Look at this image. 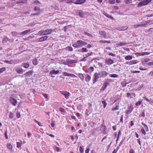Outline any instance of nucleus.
<instances>
[{"label":"nucleus","instance_id":"f257e3e1","mask_svg":"<svg viewBox=\"0 0 153 153\" xmlns=\"http://www.w3.org/2000/svg\"><path fill=\"white\" fill-rule=\"evenodd\" d=\"M87 43L82 40H79L73 44L72 46L75 48H81L83 45H85Z\"/></svg>","mask_w":153,"mask_h":153},{"label":"nucleus","instance_id":"f03ea898","mask_svg":"<svg viewBox=\"0 0 153 153\" xmlns=\"http://www.w3.org/2000/svg\"><path fill=\"white\" fill-rule=\"evenodd\" d=\"M52 30L51 29H47L45 30H43L39 31V34L40 36L46 35L51 34L52 32Z\"/></svg>","mask_w":153,"mask_h":153},{"label":"nucleus","instance_id":"7ed1b4c3","mask_svg":"<svg viewBox=\"0 0 153 153\" xmlns=\"http://www.w3.org/2000/svg\"><path fill=\"white\" fill-rule=\"evenodd\" d=\"M152 0H143L140 1L138 4V7H141L142 6L146 5L151 1Z\"/></svg>","mask_w":153,"mask_h":153},{"label":"nucleus","instance_id":"20e7f679","mask_svg":"<svg viewBox=\"0 0 153 153\" xmlns=\"http://www.w3.org/2000/svg\"><path fill=\"white\" fill-rule=\"evenodd\" d=\"M100 74L98 73H96L94 75V79L93 80V83L94 84L97 81L98 79L100 78Z\"/></svg>","mask_w":153,"mask_h":153},{"label":"nucleus","instance_id":"39448f33","mask_svg":"<svg viewBox=\"0 0 153 153\" xmlns=\"http://www.w3.org/2000/svg\"><path fill=\"white\" fill-rule=\"evenodd\" d=\"M60 92L61 94L65 96L66 99H68L70 95V93L67 91H60Z\"/></svg>","mask_w":153,"mask_h":153},{"label":"nucleus","instance_id":"423d86ee","mask_svg":"<svg viewBox=\"0 0 153 153\" xmlns=\"http://www.w3.org/2000/svg\"><path fill=\"white\" fill-rule=\"evenodd\" d=\"M9 101L14 106H16L17 103L16 100L12 97L10 98Z\"/></svg>","mask_w":153,"mask_h":153},{"label":"nucleus","instance_id":"0eeeda50","mask_svg":"<svg viewBox=\"0 0 153 153\" xmlns=\"http://www.w3.org/2000/svg\"><path fill=\"white\" fill-rule=\"evenodd\" d=\"M98 74H100V77H105L108 74V73L106 72L105 71H102Z\"/></svg>","mask_w":153,"mask_h":153},{"label":"nucleus","instance_id":"6e6552de","mask_svg":"<svg viewBox=\"0 0 153 153\" xmlns=\"http://www.w3.org/2000/svg\"><path fill=\"white\" fill-rule=\"evenodd\" d=\"M105 63L107 65H110L114 63V61L110 59H106L105 60Z\"/></svg>","mask_w":153,"mask_h":153},{"label":"nucleus","instance_id":"1a4fd4ad","mask_svg":"<svg viewBox=\"0 0 153 153\" xmlns=\"http://www.w3.org/2000/svg\"><path fill=\"white\" fill-rule=\"evenodd\" d=\"M99 34L100 35L102 36L105 39H107L108 38L107 37L106 32L104 31H100Z\"/></svg>","mask_w":153,"mask_h":153},{"label":"nucleus","instance_id":"9d476101","mask_svg":"<svg viewBox=\"0 0 153 153\" xmlns=\"http://www.w3.org/2000/svg\"><path fill=\"white\" fill-rule=\"evenodd\" d=\"M150 22V21H147L141 22L142 27H146L147 26L148 23H149Z\"/></svg>","mask_w":153,"mask_h":153},{"label":"nucleus","instance_id":"9b49d317","mask_svg":"<svg viewBox=\"0 0 153 153\" xmlns=\"http://www.w3.org/2000/svg\"><path fill=\"white\" fill-rule=\"evenodd\" d=\"M94 68L91 67L90 68L87 69L85 71L86 73H91L94 71Z\"/></svg>","mask_w":153,"mask_h":153},{"label":"nucleus","instance_id":"f8f14e48","mask_svg":"<svg viewBox=\"0 0 153 153\" xmlns=\"http://www.w3.org/2000/svg\"><path fill=\"white\" fill-rule=\"evenodd\" d=\"M33 73V71L32 70H30L29 71L27 72L26 73L25 75V76L26 77H30L31 76L32 74Z\"/></svg>","mask_w":153,"mask_h":153},{"label":"nucleus","instance_id":"ddd939ff","mask_svg":"<svg viewBox=\"0 0 153 153\" xmlns=\"http://www.w3.org/2000/svg\"><path fill=\"white\" fill-rule=\"evenodd\" d=\"M31 31L30 29H28L20 33V35L22 36H24L27 34V33L30 32Z\"/></svg>","mask_w":153,"mask_h":153},{"label":"nucleus","instance_id":"4468645a","mask_svg":"<svg viewBox=\"0 0 153 153\" xmlns=\"http://www.w3.org/2000/svg\"><path fill=\"white\" fill-rule=\"evenodd\" d=\"M59 73V70L56 71L55 70H53L50 71V74H51L56 75L58 74Z\"/></svg>","mask_w":153,"mask_h":153},{"label":"nucleus","instance_id":"2eb2a0df","mask_svg":"<svg viewBox=\"0 0 153 153\" xmlns=\"http://www.w3.org/2000/svg\"><path fill=\"white\" fill-rule=\"evenodd\" d=\"M48 38V36H44L42 37L39 39V42H42L44 41L47 40Z\"/></svg>","mask_w":153,"mask_h":153},{"label":"nucleus","instance_id":"dca6fc26","mask_svg":"<svg viewBox=\"0 0 153 153\" xmlns=\"http://www.w3.org/2000/svg\"><path fill=\"white\" fill-rule=\"evenodd\" d=\"M127 28L128 27L127 26H125L121 27H118L117 28V29L119 30L123 31L126 30Z\"/></svg>","mask_w":153,"mask_h":153},{"label":"nucleus","instance_id":"f3484780","mask_svg":"<svg viewBox=\"0 0 153 153\" xmlns=\"http://www.w3.org/2000/svg\"><path fill=\"white\" fill-rule=\"evenodd\" d=\"M16 70L18 74H22V73L23 69L19 67L17 68Z\"/></svg>","mask_w":153,"mask_h":153},{"label":"nucleus","instance_id":"a211bd4d","mask_svg":"<svg viewBox=\"0 0 153 153\" xmlns=\"http://www.w3.org/2000/svg\"><path fill=\"white\" fill-rule=\"evenodd\" d=\"M150 60V59L148 58H145L143 60H142L141 61L142 63L143 64H146V63L148 62Z\"/></svg>","mask_w":153,"mask_h":153},{"label":"nucleus","instance_id":"6ab92c4d","mask_svg":"<svg viewBox=\"0 0 153 153\" xmlns=\"http://www.w3.org/2000/svg\"><path fill=\"white\" fill-rule=\"evenodd\" d=\"M139 61L136 60H131L129 63V65H132L137 63Z\"/></svg>","mask_w":153,"mask_h":153},{"label":"nucleus","instance_id":"aec40b11","mask_svg":"<svg viewBox=\"0 0 153 153\" xmlns=\"http://www.w3.org/2000/svg\"><path fill=\"white\" fill-rule=\"evenodd\" d=\"M86 0H76V4H81L83 3Z\"/></svg>","mask_w":153,"mask_h":153},{"label":"nucleus","instance_id":"412c9836","mask_svg":"<svg viewBox=\"0 0 153 153\" xmlns=\"http://www.w3.org/2000/svg\"><path fill=\"white\" fill-rule=\"evenodd\" d=\"M91 79V76L88 74L86 75V76L85 78V80L87 82H89Z\"/></svg>","mask_w":153,"mask_h":153},{"label":"nucleus","instance_id":"4be33fe9","mask_svg":"<svg viewBox=\"0 0 153 153\" xmlns=\"http://www.w3.org/2000/svg\"><path fill=\"white\" fill-rule=\"evenodd\" d=\"M69 65L73 63H76L77 62V61L75 60H71L70 61L68 59Z\"/></svg>","mask_w":153,"mask_h":153},{"label":"nucleus","instance_id":"5701e85b","mask_svg":"<svg viewBox=\"0 0 153 153\" xmlns=\"http://www.w3.org/2000/svg\"><path fill=\"white\" fill-rule=\"evenodd\" d=\"M9 40L10 39L8 38L7 37H4L3 40L2 42L3 43H5Z\"/></svg>","mask_w":153,"mask_h":153},{"label":"nucleus","instance_id":"b1692460","mask_svg":"<svg viewBox=\"0 0 153 153\" xmlns=\"http://www.w3.org/2000/svg\"><path fill=\"white\" fill-rule=\"evenodd\" d=\"M133 109V108L132 107H130L129 108V110H127L126 111V113L127 114H128L130 113H131L132 111V110Z\"/></svg>","mask_w":153,"mask_h":153},{"label":"nucleus","instance_id":"393cba45","mask_svg":"<svg viewBox=\"0 0 153 153\" xmlns=\"http://www.w3.org/2000/svg\"><path fill=\"white\" fill-rule=\"evenodd\" d=\"M32 62L34 65H37L38 64L37 60L36 58H34L32 60Z\"/></svg>","mask_w":153,"mask_h":153},{"label":"nucleus","instance_id":"a878e982","mask_svg":"<svg viewBox=\"0 0 153 153\" xmlns=\"http://www.w3.org/2000/svg\"><path fill=\"white\" fill-rule=\"evenodd\" d=\"M78 76L82 81H83L84 79V77L83 74L81 73L78 74Z\"/></svg>","mask_w":153,"mask_h":153},{"label":"nucleus","instance_id":"bb28decb","mask_svg":"<svg viewBox=\"0 0 153 153\" xmlns=\"http://www.w3.org/2000/svg\"><path fill=\"white\" fill-rule=\"evenodd\" d=\"M132 56H131L129 55L126 56L125 59L126 60H130L132 59Z\"/></svg>","mask_w":153,"mask_h":153},{"label":"nucleus","instance_id":"cd10ccee","mask_svg":"<svg viewBox=\"0 0 153 153\" xmlns=\"http://www.w3.org/2000/svg\"><path fill=\"white\" fill-rule=\"evenodd\" d=\"M109 76L110 77L112 78H117L119 76L118 75L115 74H109Z\"/></svg>","mask_w":153,"mask_h":153},{"label":"nucleus","instance_id":"c85d7f7f","mask_svg":"<svg viewBox=\"0 0 153 153\" xmlns=\"http://www.w3.org/2000/svg\"><path fill=\"white\" fill-rule=\"evenodd\" d=\"M11 34L13 36H17L18 35H20V33L16 32H12Z\"/></svg>","mask_w":153,"mask_h":153},{"label":"nucleus","instance_id":"c756f323","mask_svg":"<svg viewBox=\"0 0 153 153\" xmlns=\"http://www.w3.org/2000/svg\"><path fill=\"white\" fill-rule=\"evenodd\" d=\"M23 67L25 68H27L29 66V64L28 63H24L23 64Z\"/></svg>","mask_w":153,"mask_h":153},{"label":"nucleus","instance_id":"7c9ffc66","mask_svg":"<svg viewBox=\"0 0 153 153\" xmlns=\"http://www.w3.org/2000/svg\"><path fill=\"white\" fill-rule=\"evenodd\" d=\"M17 147L18 148H19L21 147L22 145V143L21 142H17Z\"/></svg>","mask_w":153,"mask_h":153},{"label":"nucleus","instance_id":"2f4dec72","mask_svg":"<svg viewBox=\"0 0 153 153\" xmlns=\"http://www.w3.org/2000/svg\"><path fill=\"white\" fill-rule=\"evenodd\" d=\"M66 48V50L69 51H72L73 50V48L71 46H68Z\"/></svg>","mask_w":153,"mask_h":153},{"label":"nucleus","instance_id":"473e14b6","mask_svg":"<svg viewBox=\"0 0 153 153\" xmlns=\"http://www.w3.org/2000/svg\"><path fill=\"white\" fill-rule=\"evenodd\" d=\"M9 117L10 119H13L14 117V114L11 112H10L9 115Z\"/></svg>","mask_w":153,"mask_h":153},{"label":"nucleus","instance_id":"72a5a7b5","mask_svg":"<svg viewBox=\"0 0 153 153\" xmlns=\"http://www.w3.org/2000/svg\"><path fill=\"white\" fill-rule=\"evenodd\" d=\"M126 43L123 42H121L118 44V46H121L126 45Z\"/></svg>","mask_w":153,"mask_h":153},{"label":"nucleus","instance_id":"f704fd0d","mask_svg":"<svg viewBox=\"0 0 153 153\" xmlns=\"http://www.w3.org/2000/svg\"><path fill=\"white\" fill-rule=\"evenodd\" d=\"M119 105H117L115 107L112 108L111 109V110L112 111H114L118 110L119 109Z\"/></svg>","mask_w":153,"mask_h":153},{"label":"nucleus","instance_id":"c9c22d12","mask_svg":"<svg viewBox=\"0 0 153 153\" xmlns=\"http://www.w3.org/2000/svg\"><path fill=\"white\" fill-rule=\"evenodd\" d=\"M102 103L103 104L104 108H105L107 105V103L105 100L102 101Z\"/></svg>","mask_w":153,"mask_h":153},{"label":"nucleus","instance_id":"e433bc0d","mask_svg":"<svg viewBox=\"0 0 153 153\" xmlns=\"http://www.w3.org/2000/svg\"><path fill=\"white\" fill-rule=\"evenodd\" d=\"M75 2H76V0H69V2H67V3H73L76 4Z\"/></svg>","mask_w":153,"mask_h":153},{"label":"nucleus","instance_id":"4c0bfd02","mask_svg":"<svg viewBox=\"0 0 153 153\" xmlns=\"http://www.w3.org/2000/svg\"><path fill=\"white\" fill-rule=\"evenodd\" d=\"M7 147L8 148L10 149H11L13 148L12 146L10 144H7Z\"/></svg>","mask_w":153,"mask_h":153},{"label":"nucleus","instance_id":"58836bf2","mask_svg":"<svg viewBox=\"0 0 153 153\" xmlns=\"http://www.w3.org/2000/svg\"><path fill=\"white\" fill-rule=\"evenodd\" d=\"M89 125L91 127H94L96 125V123L94 122H92L90 123Z\"/></svg>","mask_w":153,"mask_h":153},{"label":"nucleus","instance_id":"ea45409f","mask_svg":"<svg viewBox=\"0 0 153 153\" xmlns=\"http://www.w3.org/2000/svg\"><path fill=\"white\" fill-rule=\"evenodd\" d=\"M71 74H70L67 73L66 72H64L63 73V75L64 76H70L71 75Z\"/></svg>","mask_w":153,"mask_h":153},{"label":"nucleus","instance_id":"a19ab883","mask_svg":"<svg viewBox=\"0 0 153 153\" xmlns=\"http://www.w3.org/2000/svg\"><path fill=\"white\" fill-rule=\"evenodd\" d=\"M100 42L101 43H109L111 42V41H107L100 40Z\"/></svg>","mask_w":153,"mask_h":153},{"label":"nucleus","instance_id":"79ce46f5","mask_svg":"<svg viewBox=\"0 0 153 153\" xmlns=\"http://www.w3.org/2000/svg\"><path fill=\"white\" fill-rule=\"evenodd\" d=\"M115 0H108V3L110 4H114L115 3Z\"/></svg>","mask_w":153,"mask_h":153},{"label":"nucleus","instance_id":"37998d69","mask_svg":"<svg viewBox=\"0 0 153 153\" xmlns=\"http://www.w3.org/2000/svg\"><path fill=\"white\" fill-rule=\"evenodd\" d=\"M84 33L85 35H86L89 36L91 37H93V36L91 34L88 33L87 32H84Z\"/></svg>","mask_w":153,"mask_h":153},{"label":"nucleus","instance_id":"c03bdc74","mask_svg":"<svg viewBox=\"0 0 153 153\" xmlns=\"http://www.w3.org/2000/svg\"><path fill=\"white\" fill-rule=\"evenodd\" d=\"M40 10V7L37 6L35 7L34 9V10L35 11H38Z\"/></svg>","mask_w":153,"mask_h":153},{"label":"nucleus","instance_id":"a18cd8bd","mask_svg":"<svg viewBox=\"0 0 153 153\" xmlns=\"http://www.w3.org/2000/svg\"><path fill=\"white\" fill-rule=\"evenodd\" d=\"M88 51V50L85 48H83L82 49V52H86Z\"/></svg>","mask_w":153,"mask_h":153},{"label":"nucleus","instance_id":"49530a36","mask_svg":"<svg viewBox=\"0 0 153 153\" xmlns=\"http://www.w3.org/2000/svg\"><path fill=\"white\" fill-rule=\"evenodd\" d=\"M6 70V68L5 67H3L0 68V74L2 73L4 71Z\"/></svg>","mask_w":153,"mask_h":153},{"label":"nucleus","instance_id":"de8ad7c7","mask_svg":"<svg viewBox=\"0 0 153 153\" xmlns=\"http://www.w3.org/2000/svg\"><path fill=\"white\" fill-rule=\"evenodd\" d=\"M142 101H143V100H142L141 101H138L136 103L135 105L136 106H139V105H140L141 104Z\"/></svg>","mask_w":153,"mask_h":153},{"label":"nucleus","instance_id":"09e8293b","mask_svg":"<svg viewBox=\"0 0 153 153\" xmlns=\"http://www.w3.org/2000/svg\"><path fill=\"white\" fill-rule=\"evenodd\" d=\"M34 121L38 125L40 126H42V125H41V123L39 122L38 121L36 120H34Z\"/></svg>","mask_w":153,"mask_h":153},{"label":"nucleus","instance_id":"8fccbe9b","mask_svg":"<svg viewBox=\"0 0 153 153\" xmlns=\"http://www.w3.org/2000/svg\"><path fill=\"white\" fill-rule=\"evenodd\" d=\"M141 131L142 133L144 135H145L146 134V131L143 128H142L141 129Z\"/></svg>","mask_w":153,"mask_h":153},{"label":"nucleus","instance_id":"3c124183","mask_svg":"<svg viewBox=\"0 0 153 153\" xmlns=\"http://www.w3.org/2000/svg\"><path fill=\"white\" fill-rule=\"evenodd\" d=\"M104 130L103 131V133L104 134H105L106 133L107 131V128L105 126H104Z\"/></svg>","mask_w":153,"mask_h":153},{"label":"nucleus","instance_id":"603ef678","mask_svg":"<svg viewBox=\"0 0 153 153\" xmlns=\"http://www.w3.org/2000/svg\"><path fill=\"white\" fill-rule=\"evenodd\" d=\"M79 151H80V152L81 153H83V152L84 149L82 147V146H80L79 147Z\"/></svg>","mask_w":153,"mask_h":153},{"label":"nucleus","instance_id":"864d4df0","mask_svg":"<svg viewBox=\"0 0 153 153\" xmlns=\"http://www.w3.org/2000/svg\"><path fill=\"white\" fill-rule=\"evenodd\" d=\"M21 117V115L19 112L17 111L16 113V117L17 118H19Z\"/></svg>","mask_w":153,"mask_h":153},{"label":"nucleus","instance_id":"5fc2aeb1","mask_svg":"<svg viewBox=\"0 0 153 153\" xmlns=\"http://www.w3.org/2000/svg\"><path fill=\"white\" fill-rule=\"evenodd\" d=\"M108 84H109L107 82H105L104 83L103 86L105 87V88H106Z\"/></svg>","mask_w":153,"mask_h":153},{"label":"nucleus","instance_id":"6e6d98bb","mask_svg":"<svg viewBox=\"0 0 153 153\" xmlns=\"http://www.w3.org/2000/svg\"><path fill=\"white\" fill-rule=\"evenodd\" d=\"M59 110L62 113H65V111L64 109L61 108H60Z\"/></svg>","mask_w":153,"mask_h":153},{"label":"nucleus","instance_id":"4d7b16f0","mask_svg":"<svg viewBox=\"0 0 153 153\" xmlns=\"http://www.w3.org/2000/svg\"><path fill=\"white\" fill-rule=\"evenodd\" d=\"M79 16L81 17H83V13L82 12H80L79 13Z\"/></svg>","mask_w":153,"mask_h":153},{"label":"nucleus","instance_id":"13d9d810","mask_svg":"<svg viewBox=\"0 0 153 153\" xmlns=\"http://www.w3.org/2000/svg\"><path fill=\"white\" fill-rule=\"evenodd\" d=\"M68 62V59H67V61L64 62L62 63V64L64 65H68L69 64Z\"/></svg>","mask_w":153,"mask_h":153},{"label":"nucleus","instance_id":"bf43d9fd","mask_svg":"<svg viewBox=\"0 0 153 153\" xmlns=\"http://www.w3.org/2000/svg\"><path fill=\"white\" fill-rule=\"evenodd\" d=\"M43 95L45 98L47 99L48 98V94H43Z\"/></svg>","mask_w":153,"mask_h":153},{"label":"nucleus","instance_id":"052dcab7","mask_svg":"<svg viewBox=\"0 0 153 153\" xmlns=\"http://www.w3.org/2000/svg\"><path fill=\"white\" fill-rule=\"evenodd\" d=\"M4 62L6 63H8V64H11L12 63V61H9L8 60H6L4 61Z\"/></svg>","mask_w":153,"mask_h":153},{"label":"nucleus","instance_id":"680f3d73","mask_svg":"<svg viewBox=\"0 0 153 153\" xmlns=\"http://www.w3.org/2000/svg\"><path fill=\"white\" fill-rule=\"evenodd\" d=\"M148 31L150 33H153V28H150L148 30Z\"/></svg>","mask_w":153,"mask_h":153},{"label":"nucleus","instance_id":"e2e57ef3","mask_svg":"<svg viewBox=\"0 0 153 153\" xmlns=\"http://www.w3.org/2000/svg\"><path fill=\"white\" fill-rule=\"evenodd\" d=\"M131 2V0H126L125 1V3L126 4H128Z\"/></svg>","mask_w":153,"mask_h":153},{"label":"nucleus","instance_id":"0e129e2a","mask_svg":"<svg viewBox=\"0 0 153 153\" xmlns=\"http://www.w3.org/2000/svg\"><path fill=\"white\" fill-rule=\"evenodd\" d=\"M87 58V57H84L82 59L80 60V61H86V60H87V59H86Z\"/></svg>","mask_w":153,"mask_h":153},{"label":"nucleus","instance_id":"69168bd1","mask_svg":"<svg viewBox=\"0 0 153 153\" xmlns=\"http://www.w3.org/2000/svg\"><path fill=\"white\" fill-rule=\"evenodd\" d=\"M104 14L105 16H106L108 18L110 15L109 14H108V13H106L105 12H104Z\"/></svg>","mask_w":153,"mask_h":153},{"label":"nucleus","instance_id":"338daca9","mask_svg":"<svg viewBox=\"0 0 153 153\" xmlns=\"http://www.w3.org/2000/svg\"><path fill=\"white\" fill-rule=\"evenodd\" d=\"M55 149L57 152H59L60 151L59 148L58 147L56 146L55 147Z\"/></svg>","mask_w":153,"mask_h":153},{"label":"nucleus","instance_id":"774afa93","mask_svg":"<svg viewBox=\"0 0 153 153\" xmlns=\"http://www.w3.org/2000/svg\"><path fill=\"white\" fill-rule=\"evenodd\" d=\"M34 3L36 4H40V2L38 0H35L34 1Z\"/></svg>","mask_w":153,"mask_h":153}]
</instances>
